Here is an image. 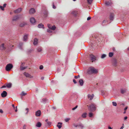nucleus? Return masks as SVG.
Listing matches in <instances>:
<instances>
[{"label": "nucleus", "instance_id": "obj_1", "mask_svg": "<svg viewBox=\"0 0 129 129\" xmlns=\"http://www.w3.org/2000/svg\"><path fill=\"white\" fill-rule=\"evenodd\" d=\"M97 72V70L94 67H91L89 68L87 71V73L88 74H92L96 73Z\"/></svg>", "mask_w": 129, "mask_h": 129}, {"label": "nucleus", "instance_id": "obj_2", "mask_svg": "<svg viewBox=\"0 0 129 129\" xmlns=\"http://www.w3.org/2000/svg\"><path fill=\"white\" fill-rule=\"evenodd\" d=\"M88 106V109L90 111H94L96 110V107L94 104H91L89 106Z\"/></svg>", "mask_w": 129, "mask_h": 129}, {"label": "nucleus", "instance_id": "obj_3", "mask_svg": "<svg viewBox=\"0 0 129 129\" xmlns=\"http://www.w3.org/2000/svg\"><path fill=\"white\" fill-rule=\"evenodd\" d=\"M13 66L12 64L9 63L8 64L6 67L5 69L7 71H10L13 68Z\"/></svg>", "mask_w": 129, "mask_h": 129}, {"label": "nucleus", "instance_id": "obj_4", "mask_svg": "<svg viewBox=\"0 0 129 129\" xmlns=\"http://www.w3.org/2000/svg\"><path fill=\"white\" fill-rule=\"evenodd\" d=\"M92 62L96 60L95 56L92 54H91L89 56Z\"/></svg>", "mask_w": 129, "mask_h": 129}, {"label": "nucleus", "instance_id": "obj_5", "mask_svg": "<svg viewBox=\"0 0 129 129\" xmlns=\"http://www.w3.org/2000/svg\"><path fill=\"white\" fill-rule=\"evenodd\" d=\"M48 27L50 29L53 30H54L56 28V27L54 25L52 26L49 24H48Z\"/></svg>", "mask_w": 129, "mask_h": 129}, {"label": "nucleus", "instance_id": "obj_6", "mask_svg": "<svg viewBox=\"0 0 129 129\" xmlns=\"http://www.w3.org/2000/svg\"><path fill=\"white\" fill-rule=\"evenodd\" d=\"M7 92L5 91H4L1 94V96L3 98L6 97L7 96Z\"/></svg>", "mask_w": 129, "mask_h": 129}, {"label": "nucleus", "instance_id": "obj_7", "mask_svg": "<svg viewBox=\"0 0 129 129\" xmlns=\"http://www.w3.org/2000/svg\"><path fill=\"white\" fill-rule=\"evenodd\" d=\"M94 95L93 94H88L87 95V98L90 100H92L93 98Z\"/></svg>", "mask_w": 129, "mask_h": 129}, {"label": "nucleus", "instance_id": "obj_8", "mask_svg": "<svg viewBox=\"0 0 129 129\" xmlns=\"http://www.w3.org/2000/svg\"><path fill=\"white\" fill-rule=\"evenodd\" d=\"M19 18V17L18 15H16L14 16L12 19V20L14 21H16Z\"/></svg>", "mask_w": 129, "mask_h": 129}, {"label": "nucleus", "instance_id": "obj_9", "mask_svg": "<svg viewBox=\"0 0 129 129\" xmlns=\"http://www.w3.org/2000/svg\"><path fill=\"white\" fill-rule=\"evenodd\" d=\"M24 74L27 77H29V78H33V76L29 74H28V73H27L24 72Z\"/></svg>", "mask_w": 129, "mask_h": 129}, {"label": "nucleus", "instance_id": "obj_10", "mask_svg": "<svg viewBox=\"0 0 129 129\" xmlns=\"http://www.w3.org/2000/svg\"><path fill=\"white\" fill-rule=\"evenodd\" d=\"M22 10V9L21 8H19L18 9L15 10L14 11V12L15 13H18L20 12Z\"/></svg>", "mask_w": 129, "mask_h": 129}, {"label": "nucleus", "instance_id": "obj_11", "mask_svg": "<svg viewBox=\"0 0 129 129\" xmlns=\"http://www.w3.org/2000/svg\"><path fill=\"white\" fill-rule=\"evenodd\" d=\"M35 12V10L34 8H31L29 11V13L30 14H33Z\"/></svg>", "mask_w": 129, "mask_h": 129}, {"label": "nucleus", "instance_id": "obj_12", "mask_svg": "<svg viewBox=\"0 0 129 129\" xmlns=\"http://www.w3.org/2000/svg\"><path fill=\"white\" fill-rule=\"evenodd\" d=\"M41 114V112L40 110H39L37 111L36 113V116H40Z\"/></svg>", "mask_w": 129, "mask_h": 129}, {"label": "nucleus", "instance_id": "obj_13", "mask_svg": "<svg viewBox=\"0 0 129 129\" xmlns=\"http://www.w3.org/2000/svg\"><path fill=\"white\" fill-rule=\"evenodd\" d=\"M30 21L32 24L34 23L35 22V20L34 17H32L30 19Z\"/></svg>", "mask_w": 129, "mask_h": 129}, {"label": "nucleus", "instance_id": "obj_14", "mask_svg": "<svg viewBox=\"0 0 129 129\" xmlns=\"http://www.w3.org/2000/svg\"><path fill=\"white\" fill-rule=\"evenodd\" d=\"M62 123L61 122H58V124L57 125V126L59 129L62 126L61 125L62 124Z\"/></svg>", "mask_w": 129, "mask_h": 129}, {"label": "nucleus", "instance_id": "obj_15", "mask_svg": "<svg viewBox=\"0 0 129 129\" xmlns=\"http://www.w3.org/2000/svg\"><path fill=\"white\" fill-rule=\"evenodd\" d=\"M5 48L4 46V44H2L0 46V49L1 50H4L5 49Z\"/></svg>", "mask_w": 129, "mask_h": 129}, {"label": "nucleus", "instance_id": "obj_16", "mask_svg": "<svg viewBox=\"0 0 129 129\" xmlns=\"http://www.w3.org/2000/svg\"><path fill=\"white\" fill-rule=\"evenodd\" d=\"M42 13H43L44 14L45 17H47V12L46 10L42 11Z\"/></svg>", "mask_w": 129, "mask_h": 129}, {"label": "nucleus", "instance_id": "obj_17", "mask_svg": "<svg viewBox=\"0 0 129 129\" xmlns=\"http://www.w3.org/2000/svg\"><path fill=\"white\" fill-rule=\"evenodd\" d=\"M6 87L8 88H10L11 87L12 84L11 83H7L6 84Z\"/></svg>", "mask_w": 129, "mask_h": 129}, {"label": "nucleus", "instance_id": "obj_18", "mask_svg": "<svg viewBox=\"0 0 129 129\" xmlns=\"http://www.w3.org/2000/svg\"><path fill=\"white\" fill-rule=\"evenodd\" d=\"M79 82L81 86H82L83 85L84 82L82 79H80L79 80Z\"/></svg>", "mask_w": 129, "mask_h": 129}, {"label": "nucleus", "instance_id": "obj_19", "mask_svg": "<svg viewBox=\"0 0 129 129\" xmlns=\"http://www.w3.org/2000/svg\"><path fill=\"white\" fill-rule=\"evenodd\" d=\"M108 24L107 21L106 20H104L102 23V24L103 25H107Z\"/></svg>", "mask_w": 129, "mask_h": 129}, {"label": "nucleus", "instance_id": "obj_20", "mask_svg": "<svg viewBox=\"0 0 129 129\" xmlns=\"http://www.w3.org/2000/svg\"><path fill=\"white\" fill-rule=\"evenodd\" d=\"M38 39L37 38H35L34 40L33 44L34 45L37 44L38 43Z\"/></svg>", "mask_w": 129, "mask_h": 129}, {"label": "nucleus", "instance_id": "obj_21", "mask_svg": "<svg viewBox=\"0 0 129 129\" xmlns=\"http://www.w3.org/2000/svg\"><path fill=\"white\" fill-rule=\"evenodd\" d=\"M28 36V35H26L24 36L23 39L24 41H27Z\"/></svg>", "mask_w": 129, "mask_h": 129}, {"label": "nucleus", "instance_id": "obj_22", "mask_svg": "<svg viewBox=\"0 0 129 129\" xmlns=\"http://www.w3.org/2000/svg\"><path fill=\"white\" fill-rule=\"evenodd\" d=\"M114 15V14L113 13H111V14L110 16V20H113Z\"/></svg>", "mask_w": 129, "mask_h": 129}, {"label": "nucleus", "instance_id": "obj_23", "mask_svg": "<svg viewBox=\"0 0 129 129\" xmlns=\"http://www.w3.org/2000/svg\"><path fill=\"white\" fill-rule=\"evenodd\" d=\"M41 123L40 122H38L36 125V126L38 127H40L41 125Z\"/></svg>", "mask_w": 129, "mask_h": 129}, {"label": "nucleus", "instance_id": "obj_24", "mask_svg": "<svg viewBox=\"0 0 129 129\" xmlns=\"http://www.w3.org/2000/svg\"><path fill=\"white\" fill-rule=\"evenodd\" d=\"M111 4V2H107L105 3V4L108 6L110 5Z\"/></svg>", "mask_w": 129, "mask_h": 129}, {"label": "nucleus", "instance_id": "obj_25", "mask_svg": "<svg viewBox=\"0 0 129 129\" xmlns=\"http://www.w3.org/2000/svg\"><path fill=\"white\" fill-rule=\"evenodd\" d=\"M38 27L39 28H44V25L41 23L39 24L38 26Z\"/></svg>", "mask_w": 129, "mask_h": 129}, {"label": "nucleus", "instance_id": "obj_26", "mask_svg": "<svg viewBox=\"0 0 129 129\" xmlns=\"http://www.w3.org/2000/svg\"><path fill=\"white\" fill-rule=\"evenodd\" d=\"M72 13L74 16H76L77 14V12L76 11H74L72 12Z\"/></svg>", "mask_w": 129, "mask_h": 129}, {"label": "nucleus", "instance_id": "obj_27", "mask_svg": "<svg viewBox=\"0 0 129 129\" xmlns=\"http://www.w3.org/2000/svg\"><path fill=\"white\" fill-rule=\"evenodd\" d=\"M12 106L13 108V109L14 110H15V111L16 112H17V107L16 106V107L15 108L14 106V104H12Z\"/></svg>", "mask_w": 129, "mask_h": 129}, {"label": "nucleus", "instance_id": "obj_28", "mask_svg": "<svg viewBox=\"0 0 129 129\" xmlns=\"http://www.w3.org/2000/svg\"><path fill=\"white\" fill-rule=\"evenodd\" d=\"M27 94V93L25 92L24 91H22L20 95L22 96H24Z\"/></svg>", "mask_w": 129, "mask_h": 129}, {"label": "nucleus", "instance_id": "obj_29", "mask_svg": "<svg viewBox=\"0 0 129 129\" xmlns=\"http://www.w3.org/2000/svg\"><path fill=\"white\" fill-rule=\"evenodd\" d=\"M126 91V89H122L121 90V93L123 94Z\"/></svg>", "mask_w": 129, "mask_h": 129}, {"label": "nucleus", "instance_id": "obj_30", "mask_svg": "<svg viewBox=\"0 0 129 129\" xmlns=\"http://www.w3.org/2000/svg\"><path fill=\"white\" fill-rule=\"evenodd\" d=\"M87 113H84L82 115V116L83 118H85L86 117Z\"/></svg>", "mask_w": 129, "mask_h": 129}, {"label": "nucleus", "instance_id": "obj_31", "mask_svg": "<svg viewBox=\"0 0 129 129\" xmlns=\"http://www.w3.org/2000/svg\"><path fill=\"white\" fill-rule=\"evenodd\" d=\"M26 68L27 67H23L21 66L20 67V70H23L26 69Z\"/></svg>", "mask_w": 129, "mask_h": 129}, {"label": "nucleus", "instance_id": "obj_32", "mask_svg": "<svg viewBox=\"0 0 129 129\" xmlns=\"http://www.w3.org/2000/svg\"><path fill=\"white\" fill-rule=\"evenodd\" d=\"M88 115L89 117H92L93 116V114L91 112H90L89 113Z\"/></svg>", "mask_w": 129, "mask_h": 129}, {"label": "nucleus", "instance_id": "obj_33", "mask_svg": "<svg viewBox=\"0 0 129 129\" xmlns=\"http://www.w3.org/2000/svg\"><path fill=\"white\" fill-rule=\"evenodd\" d=\"M47 101V99L46 98H43L42 99L41 102L45 103Z\"/></svg>", "mask_w": 129, "mask_h": 129}, {"label": "nucleus", "instance_id": "obj_34", "mask_svg": "<svg viewBox=\"0 0 129 129\" xmlns=\"http://www.w3.org/2000/svg\"><path fill=\"white\" fill-rule=\"evenodd\" d=\"M113 53L110 52L109 53V56L110 57H112L113 55Z\"/></svg>", "mask_w": 129, "mask_h": 129}, {"label": "nucleus", "instance_id": "obj_35", "mask_svg": "<svg viewBox=\"0 0 129 129\" xmlns=\"http://www.w3.org/2000/svg\"><path fill=\"white\" fill-rule=\"evenodd\" d=\"M93 0H87V2L88 4H90L92 3Z\"/></svg>", "mask_w": 129, "mask_h": 129}, {"label": "nucleus", "instance_id": "obj_36", "mask_svg": "<svg viewBox=\"0 0 129 129\" xmlns=\"http://www.w3.org/2000/svg\"><path fill=\"white\" fill-rule=\"evenodd\" d=\"M37 51L38 52H41L42 51V49L41 47H39L37 49Z\"/></svg>", "mask_w": 129, "mask_h": 129}, {"label": "nucleus", "instance_id": "obj_37", "mask_svg": "<svg viewBox=\"0 0 129 129\" xmlns=\"http://www.w3.org/2000/svg\"><path fill=\"white\" fill-rule=\"evenodd\" d=\"M112 103L113 105L114 106H116L117 105V104L115 102H112Z\"/></svg>", "mask_w": 129, "mask_h": 129}, {"label": "nucleus", "instance_id": "obj_38", "mask_svg": "<svg viewBox=\"0 0 129 129\" xmlns=\"http://www.w3.org/2000/svg\"><path fill=\"white\" fill-rule=\"evenodd\" d=\"M106 55L105 54H103L102 55V56H101V58H105V57H106Z\"/></svg>", "mask_w": 129, "mask_h": 129}, {"label": "nucleus", "instance_id": "obj_39", "mask_svg": "<svg viewBox=\"0 0 129 129\" xmlns=\"http://www.w3.org/2000/svg\"><path fill=\"white\" fill-rule=\"evenodd\" d=\"M79 126H80L81 128H82L84 127L83 125L81 123L79 124Z\"/></svg>", "mask_w": 129, "mask_h": 129}, {"label": "nucleus", "instance_id": "obj_40", "mask_svg": "<svg viewBox=\"0 0 129 129\" xmlns=\"http://www.w3.org/2000/svg\"><path fill=\"white\" fill-rule=\"evenodd\" d=\"M73 125L74 126L77 127V126H79V124H77L76 123H74L73 124Z\"/></svg>", "mask_w": 129, "mask_h": 129}, {"label": "nucleus", "instance_id": "obj_41", "mask_svg": "<svg viewBox=\"0 0 129 129\" xmlns=\"http://www.w3.org/2000/svg\"><path fill=\"white\" fill-rule=\"evenodd\" d=\"M70 119V118H67L65 119L64 120L66 122H68Z\"/></svg>", "mask_w": 129, "mask_h": 129}, {"label": "nucleus", "instance_id": "obj_42", "mask_svg": "<svg viewBox=\"0 0 129 129\" xmlns=\"http://www.w3.org/2000/svg\"><path fill=\"white\" fill-rule=\"evenodd\" d=\"M0 8L3 11H4V8L1 6H0Z\"/></svg>", "mask_w": 129, "mask_h": 129}, {"label": "nucleus", "instance_id": "obj_43", "mask_svg": "<svg viewBox=\"0 0 129 129\" xmlns=\"http://www.w3.org/2000/svg\"><path fill=\"white\" fill-rule=\"evenodd\" d=\"M43 66H42V65H41L40 67V70L42 69H43Z\"/></svg>", "mask_w": 129, "mask_h": 129}, {"label": "nucleus", "instance_id": "obj_44", "mask_svg": "<svg viewBox=\"0 0 129 129\" xmlns=\"http://www.w3.org/2000/svg\"><path fill=\"white\" fill-rule=\"evenodd\" d=\"M78 107V106L77 105L74 108H73L72 109V110H74L76 109Z\"/></svg>", "mask_w": 129, "mask_h": 129}, {"label": "nucleus", "instance_id": "obj_45", "mask_svg": "<svg viewBox=\"0 0 129 129\" xmlns=\"http://www.w3.org/2000/svg\"><path fill=\"white\" fill-rule=\"evenodd\" d=\"M25 110L27 111L26 114H27L28 112L29 109L28 108H26Z\"/></svg>", "mask_w": 129, "mask_h": 129}, {"label": "nucleus", "instance_id": "obj_46", "mask_svg": "<svg viewBox=\"0 0 129 129\" xmlns=\"http://www.w3.org/2000/svg\"><path fill=\"white\" fill-rule=\"evenodd\" d=\"M47 32L49 33H51L52 32L51 30H50L49 29H47Z\"/></svg>", "mask_w": 129, "mask_h": 129}, {"label": "nucleus", "instance_id": "obj_47", "mask_svg": "<svg viewBox=\"0 0 129 129\" xmlns=\"http://www.w3.org/2000/svg\"><path fill=\"white\" fill-rule=\"evenodd\" d=\"M80 77V76L79 75H78L77 76H75V79H77L78 78H79Z\"/></svg>", "mask_w": 129, "mask_h": 129}, {"label": "nucleus", "instance_id": "obj_48", "mask_svg": "<svg viewBox=\"0 0 129 129\" xmlns=\"http://www.w3.org/2000/svg\"><path fill=\"white\" fill-rule=\"evenodd\" d=\"M47 123L49 125H50L51 124V122L50 121L47 122Z\"/></svg>", "mask_w": 129, "mask_h": 129}, {"label": "nucleus", "instance_id": "obj_49", "mask_svg": "<svg viewBox=\"0 0 129 129\" xmlns=\"http://www.w3.org/2000/svg\"><path fill=\"white\" fill-rule=\"evenodd\" d=\"M53 8L54 9L56 8V7L54 6V3H53Z\"/></svg>", "mask_w": 129, "mask_h": 129}, {"label": "nucleus", "instance_id": "obj_50", "mask_svg": "<svg viewBox=\"0 0 129 129\" xmlns=\"http://www.w3.org/2000/svg\"><path fill=\"white\" fill-rule=\"evenodd\" d=\"M73 81L74 84H76L77 83L75 79H73Z\"/></svg>", "mask_w": 129, "mask_h": 129}, {"label": "nucleus", "instance_id": "obj_51", "mask_svg": "<svg viewBox=\"0 0 129 129\" xmlns=\"http://www.w3.org/2000/svg\"><path fill=\"white\" fill-rule=\"evenodd\" d=\"M91 19V18L90 17H88L87 18V20H90Z\"/></svg>", "mask_w": 129, "mask_h": 129}, {"label": "nucleus", "instance_id": "obj_52", "mask_svg": "<svg viewBox=\"0 0 129 129\" xmlns=\"http://www.w3.org/2000/svg\"><path fill=\"white\" fill-rule=\"evenodd\" d=\"M0 112L1 113H3V111L2 109H0Z\"/></svg>", "mask_w": 129, "mask_h": 129}, {"label": "nucleus", "instance_id": "obj_53", "mask_svg": "<svg viewBox=\"0 0 129 129\" xmlns=\"http://www.w3.org/2000/svg\"><path fill=\"white\" fill-rule=\"evenodd\" d=\"M7 5V4L6 3H5L4 4V5H3V7L4 8H5V7H6V5Z\"/></svg>", "mask_w": 129, "mask_h": 129}, {"label": "nucleus", "instance_id": "obj_54", "mask_svg": "<svg viewBox=\"0 0 129 129\" xmlns=\"http://www.w3.org/2000/svg\"><path fill=\"white\" fill-rule=\"evenodd\" d=\"M6 86H5V85H3V86H2L1 88H5L6 87Z\"/></svg>", "mask_w": 129, "mask_h": 129}, {"label": "nucleus", "instance_id": "obj_55", "mask_svg": "<svg viewBox=\"0 0 129 129\" xmlns=\"http://www.w3.org/2000/svg\"><path fill=\"white\" fill-rule=\"evenodd\" d=\"M127 116H125L124 117V120H125L127 119Z\"/></svg>", "mask_w": 129, "mask_h": 129}, {"label": "nucleus", "instance_id": "obj_56", "mask_svg": "<svg viewBox=\"0 0 129 129\" xmlns=\"http://www.w3.org/2000/svg\"><path fill=\"white\" fill-rule=\"evenodd\" d=\"M128 107H126L124 109V110L125 111H126Z\"/></svg>", "mask_w": 129, "mask_h": 129}, {"label": "nucleus", "instance_id": "obj_57", "mask_svg": "<svg viewBox=\"0 0 129 129\" xmlns=\"http://www.w3.org/2000/svg\"><path fill=\"white\" fill-rule=\"evenodd\" d=\"M23 26H24L23 24H21L20 25V26L21 27H23Z\"/></svg>", "mask_w": 129, "mask_h": 129}, {"label": "nucleus", "instance_id": "obj_58", "mask_svg": "<svg viewBox=\"0 0 129 129\" xmlns=\"http://www.w3.org/2000/svg\"><path fill=\"white\" fill-rule=\"evenodd\" d=\"M108 128L109 129H112V128L110 126H109L108 127Z\"/></svg>", "mask_w": 129, "mask_h": 129}, {"label": "nucleus", "instance_id": "obj_59", "mask_svg": "<svg viewBox=\"0 0 129 129\" xmlns=\"http://www.w3.org/2000/svg\"><path fill=\"white\" fill-rule=\"evenodd\" d=\"M124 128L123 126H122L120 128V129H122Z\"/></svg>", "mask_w": 129, "mask_h": 129}, {"label": "nucleus", "instance_id": "obj_60", "mask_svg": "<svg viewBox=\"0 0 129 129\" xmlns=\"http://www.w3.org/2000/svg\"><path fill=\"white\" fill-rule=\"evenodd\" d=\"M52 108L53 109H56L55 107H53Z\"/></svg>", "mask_w": 129, "mask_h": 129}, {"label": "nucleus", "instance_id": "obj_61", "mask_svg": "<svg viewBox=\"0 0 129 129\" xmlns=\"http://www.w3.org/2000/svg\"><path fill=\"white\" fill-rule=\"evenodd\" d=\"M44 78L43 77H42L41 78V79L43 80L44 79Z\"/></svg>", "mask_w": 129, "mask_h": 129}, {"label": "nucleus", "instance_id": "obj_62", "mask_svg": "<svg viewBox=\"0 0 129 129\" xmlns=\"http://www.w3.org/2000/svg\"><path fill=\"white\" fill-rule=\"evenodd\" d=\"M48 119H46V121H46V122H48Z\"/></svg>", "mask_w": 129, "mask_h": 129}, {"label": "nucleus", "instance_id": "obj_63", "mask_svg": "<svg viewBox=\"0 0 129 129\" xmlns=\"http://www.w3.org/2000/svg\"><path fill=\"white\" fill-rule=\"evenodd\" d=\"M126 113V112L125 111H124V112H123V113L124 114H125Z\"/></svg>", "mask_w": 129, "mask_h": 129}, {"label": "nucleus", "instance_id": "obj_64", "mask_svg": "<svg viewBox=\"0 0 129 129\" xmlns=\"http://www.w3.org/2000/svg\"><path fill=\"white\" fill-rule=\"evenodd\" d=\"M128 50L129 51V48H128Z\"/></svg>", "mask_w": 129, "mask_h": 129}]
</instances>
